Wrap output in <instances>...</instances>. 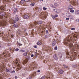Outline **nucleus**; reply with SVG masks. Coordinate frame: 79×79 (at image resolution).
I'll return each instance as SVG.
<instances>
[{
	"label": "nucleus",
	"mask_w": 79,
	"mask_h": 79,
	"mask_svg": "<svg viewBox=\"0 0 79 79\" xmlns=\"http://www.w3.org/2000/svg\"><path fill=\"white\" fill-rule=\"evenodd\" d=\"M37 66V64L35 63V62H34V63H32V65H31L30 67L31 70H34L35 67H36Z\"/></svg>",
	"instance_id": "nucleus-7"
},
{
	"label": "nucleus",
	"mask_w": 79,
	"mask_h": 79,
	"mask_svg": "<svg viewBox=\"0 0 79 79\" xmlns=\"http://www.w3.org/2000/svg\"><path fill=\"white\" fill-rule=\"evenodd\" d=\"M59 9H55L53 10V11L55 13H58V10Z\"/></svg>",
	"instance_id": "nucleus-25"
},
{
	"label": "nucleus",
	"mask_w": 79,
	"mask_h": 79,
	"mask_svg": "<svg viewBox=\"0 0 79 79\" xmlns=\"http://www.w3.org/2000/svg\"><path fill=\"white\" fill-rule=\"evenodd\" d=\"M11 1H15L14 0H3L4 3H10Z\"/></svg>",
	"instance_id": "nucleus-12"
},
{
	"label": "nucleus",
	"mask_w": 79,
	"mask_h": 79,
	"mask_svg": "<svg viewBox=\"0 0 79 79\" xmlns=\"http://www.w3.org/2000/svg\"><path fill=\"white\" fill-rule=\"evenodd\" d=\"M75 14H76V15H79V10H77L75 12Z\"/></svg>",
	"instance_id": "nucleus-39"
},
{
	"label": "nucleus",
	"mask_w": 79,
	"mask_h": 79,
	"mask_svg": "<svg viewBox=\"0 0 79 79\" xmlns=\"http://www.w3.org/2000/svg\"><path fill=\"white\" fill-rule=\"evenodd\" d=\"M37 72H38V73H40V70H38Z\"/></svg>",
	"instance_id": "nucleus-64"
},
{
	"label": "nucleus",
	"mask_w": 79,
	"mask_h": 79,
	"mask_svg": "<svg viewBox=\"0 0 79 79\" xmlns=\"http://www.w3.org/2000/svg\"><path fill=\"white\" fill-rule=\"evenodd\" d=\"M42 28L43 29H42L41 32V31L39 32V33L40 35L41 36V37H42L43 35H44V34L45 32V26L43 25V26H42Z\"/></svg>",
	"instance_id": "nucleus-5"
},
{
	"label": "nucleus",
	"mask_w": 79,
	"mask_h": 79,
	"mask_svg": "<svg viewBox=\"0 0 79 79\" xmlns=\"http://www.w3.org/2000/svg\"><path fill=\"white\" fill-rule=\"evenodd\" d=\"M31 34L32 35H34V32H33V31L31 32Z\"/></svg>",
	"instance_id": "nucleus-59"
},
{
	"label": "nucleus",
	"mask_w": 79,
	"mask_h": 79,
	"mask_svg": "<svg viewBox=\"0 0 79 79\" xmlns=\"http://www.w3.org/2000/svg\"><path fill=\"white\" fill-rule=\"evenodd\" d=\"M44 49L45 51H48V50H49V48L48 47H44Z\"/></svg>",
	"instance_id": "nucleus-33"
},
{
	"label": "nucleus",
	"mask_w": 79,
	"mask_h": 79,
	"mask_svg": "<svg viewBox=\"0 0 79 79\" xmlns=\"http://www.w3.org/2000/svg\"><path fill=\"white\" fill-rule=\"evenodd\" d=\"M22 17L23 19H28V18H29V16L26 15L25 14H24L23 15Z\"/></svg>",
	"instance_id": "nucleus-13"
},
{
	"label": "nucleus",
	"mask_w": 79,
	"mask_h": 79,
	"mask_svg": "<svg viewBox=\"0 0 79 79\" xmlns=\"http://www.w3.org/2000/svg\"><path fill=\"white\" fill-rule=\"evenodd\" d=\"M63 67H64V68H67L68 67L67 66L65 65L64 64V65H63Z\"/></svg>",
	"instance_id": "nucleus-43"
},
{
	"label": "nucleus",
	"mask_w": 79,
	"mask_h": 79,
	"mask_svg": "<svg viewBox=\"0 0 79 79\" xmlns=\"http://www.w3.org/2000/svg\"><path fill=\"white\" fill-rule=\"evenodd\" d=\"M13 62L15 63V64H16L18 66V67L17 69V70L18 71V70H20L21 69V65L19 64V59H15L13 61Z\"/></svg>",
	"instance_id": "nucleus-2"
},
{
	"label": "nucleus",
	"mask_w": 79,
	"mask_h": 79,
	"mask_svg": "<svg viewBox=\"0 0 79 79\" xmlns=\"http://www.w3.org/2000/svg\"><path fill=\"white\" fill-rule=\"evenodd\" d=\"M33 24H34V25H35V26H37V25H38V22H37L36 21H35L34 22Z\"/></svg>",
	"instance_id": "nucleus-30"
},
{
	"label": "nucleus",
	"mask_w": 79,
	"mask_h": 79,
	"mask_svg": "<svg viewBox=\"0 0 79 79\" xmlns=\"http://www.w3.org/2000/svg\"><path fill=\"white\" fill-rule=\"evenodd\" d=\"M43 10H47V8L44 7H43Z\"/></svg>",
	"instance_id": "nucleus-58"
},
{
	"label": "nucleus",
	"mask_w": 79,
	"mask_h": 79,
	"mask_svg": "<svg viewBox=\"0 0 79 79\" xmlns=\"http://www.w3.org/2000/svg\"><path fill=\"white\" fill-rule=\"evenodd\" d=\"M56 17H58V15L56 14L55 16H52V18L53 19H55V18Z\"/></svg>",
	"instance_id": "nucleus-28"
},
{
	"label": "nucleus",
	"mask_w": 79,
	"mask_h": 79,
	"mask_svg": "<svg viewBox=\"0 0 79 79\" xmlns=\"http://www.w3.org/2000/svg\"><path fill=\"white\" fill-rule=\"evenodd\" d=\"M6 6L4 5H2L1 7H0V8L2 11H5V9H6V7H5Z\"/></svg>",
	"instance_id": "nucleus-9"
},
{
	"label": "nucleus",
	"mask_w": 79,
	"mask_h": 79,
	"mask_svg": "<svg viewBox=\"0 0 79 79\" xmlns=\"http://www.w3.org/2000/svg\"><path fill=\"white\" fill-rule=\"evenodd\" d=\"M37 44L38 45H40L42 44V41H40L37 42Z\"/></svg>",
	"instance_id": "nucleus-26"
},
{
	"label": "nucleus",
	"mask_w": 79,
	"mask_h": 79,
	"mask_svg": "<svg viewBox=\"0 0 79 79\" xmlns=\"http://www.w3.org/2000/svg\"><path fill=\"white\" fill-rule=\"evenodd\" d=\"M9 22L10 24H15L16 23V21L15 20H13L12 19H9Z\"/></svg>",
	"instance_id": "nucleus-11"
},
{
	"label": "nucleus",
	"mask_w": 79,
	"mask_h": 79,
	"mask_svg": "<svg viewBox=\"0 0 79 79\" xmlns=\"http://www.w3.org/2000/svg\"><path fill=\"white\" fill-rule=\"evenodd\" d=\"M38 24H42V21H38Z\"/></svg>",
	"instance_id": "nucleus-37"
},
{
	"label": "nucleus",
	"mask_w": 79,
	"mask_h": 79,
	"mask_svg": "<svg viewBox=\"0 0 79 79\" xmlns=\"http://www.w3.org/2000/svg\"><path fill=\"white\" fill-rule=\"evenodd\" d=\"M9 50L12 51L13 52H14V51H15V49H13V48H9Z\"/></svg>",
	"instance_id": "nucleus-38"
},
{
	"label": "nucleus",
	"mask_w": 79,
	"mask_h": 79,
	"mask_svg": "<svg viewBox=\"0 0 79 79\" xmlns=\"http://www.w3.org/2000/svg\"><path fill=\"white\" fill-rule=\"evenodd\" d=\"M72 67L73 68H77V65L75 64V65H72Z\"/></svg>",
	"instance_id": "nucleus-36"
},
{
	"label": "nucleus",
	"mask_w": 79,
	"mask_h": 79,
	"mask_svg": "<svg viewBox=\"0 0 79 79\" xmlns=\"http://www.w3.org/2000/svg\"><path fill=\"white\" fill-rule=\"evenodd\" d=\"M5 64L3 63H2V64L1 65V68H0V73H3V69H5Z\"/></svg>",
	"instance_id": "nucleus-8"
},
{
	"label": "nucleus",
	"mask_w": 79,
	"mask_h": 79,
	"mask_svg": "<svg viewBox=\"0 0 79 79\" xmlns=\"http://www.w3.org/2000/svg\"><path fill=\"white\" fill-rule=\"evenodd\" d=\"M52 64H50L49 65V66L50 67V68H53V67L54 68V67H55V64L54 63H52Z\"/></svg>",
	"instance_id": "nucleus-16"
},
{
	"label": "nucleus",
	"mask_w": 79,
	"mask_h": 79,
	"mask_svg": "<svg viewBox=\"0 0 79 79\" xmlns=\"http://www.w3.org/2000/svg\"><path fill=\"white\" fill-rule=\"evenodd\" d=\"M8 15H9L8 16H7L6 17H9V16H11V15H10V14H8Z\"/></svg>",
	"instance_id": "nucleus-54"
},
{
	"label": "nucleus",
	"mask_w": 79,
	"mask_h": 79,
	"mask_svg": "<svg viewBox=\"0 0 79 79\" xmlns=\"http://www.w3.org/2000/svg\"><path fill=\"white\" fill-rule=\"evenodd\" d=\"M35 73H33L32 74H30L29 76V79H32V77H34L35 76Z\"/></svg>",
	"instance_id": "nucleus-14"
},
{
	"label": "nucleus",
	"mask_w": 79,
	"mask_h": 79,
	"mask_svg": "<svg viewBox=\"0 0 79 79\" xmlns=\"http://www.w3.org/2000/svg\"><path fill=\"white\" fill-rule=\"evenodd\" d=\"M47 12H42L40 14V16L42 19H45L47 18Z\"/></svg>",
	"instance_id": "nucleus-3"
},
{
	"label": "nucleus",
	"mask_w": 79,
	"mask_h": 79,
	"mask_svg": "<svg viewBox=\"0 0 79 79\" xmlns=\"http://www.w3.org/2000/svg\"><path fill=\"white\" fill-rule=\"evenodd\" d=\"M17 78H18V77L17 76H15V79H17Z\"/></svg>",
	"instance_id": "nucleus-61"
},
{
	"label": "nucleus",
	"mask_w": 79,
	"mask_h": 79,
	"mask_svg": "<svg viewBox=\"0 0 79 79\" xmlns=\"http://www.w3.org/2000/svg\"><path fill=\"white\" fill-rule=\"evenodd\" d=\"M33 47L34 48H37V45H34L33 46Z\"/></svg>",
	"instance_id": "nucleus-53"
},
{
	"label": "nucleus",
	"mask_w": 79,
	"mask_h": 79,
	"mask_svg": "<svg viewBox=\"0 0 79 79\" xmlns=\"http://www.w3.org/2000/svg\"><path fill=\"white\" fill-rule=\"evenodd\" d=\"M64 71H63V70L60 69L59 70L58 73L60 74H63V73Z\"/></svg>",
	"instance_id": "nucleus-23"
},
{
	"label": "nucleus",
	"mask_w": 79,
	"mask_h": 79,
	"mask_svg": "<svg viewBox=\"0 0 79 79\" xmlns=\"http://www.w3.org/2000/svg\"><path fill=\"white\" fill-rule=\"evenodd\" d=\"M13 26L14 27H18V24L16 23Z\"/></svg>",
	"instance_id": "nucleus-31"
},
{
	"label": "nucleus",
	"mask_w": 79,
	"mask_h": 79,
	"mask_svg": "<svg viewBox=\"0 0 79 79\" xmlns=\"http://www.w3.org/2000/svg\"><path fill=\"white\" fill-rule=\"evenodd\" d=\"M48 42H49V43H50V42H51V39L50 38V39L48 40Z\"/></svg>",
	"instance_id": "nucleus-45"
},
{
	"label": "nucleus",
	"mask_w": 79,
	"mask_h": 79,
	"mask_svg": "<svg viewBox=\"0 0 79 79\" xmlns=\"http://www.w3.org/2000/svg\"><path fill=\"white\" fill-rule=\"evenodd\" d=\"M74 37H75V38L77 37V35H74Z\"/></svg>",
	"instance_id": "nucleus-51"
},
{
	"label": "nucleus",
	"mask_w": 79,
	"mask_h": 79,
	"mask_svg": "<svg viewBox=\"0 0 79 79\" xmlns=\"http://www.w3.org/2000/svg\"><path fill=\"white\" fill-rule=\"evenodd\" d=\"M54 5L55 6H58V4L56 3H55L54 4Z\"/></svg>",
	"instance_id": "nucleus-48"
},
{
	"label": "nucleus",
	"mask_w": 79,
	"mask_h": 79,
	"mask_svg": "<svg viewBox=\"0 0 79 79\" xmlns=\"http://www.w3.org/2000/svg\"><path fill=\"white\" fill-rule=\"evenodd\" d=\"M31 57H34V54H32L31 55Z\"/></svg>",
	"instance_id": "nucleus-55"
},
{
	"label": "nucleus",
	"mask_w": 79,
	"mask_h": 79,
	"mask_svg": "<svg viewBox=\"0 0 79 79\" xmlns=\"http://www.w3.org/2000/svg\"><path fill=\"white\" fill-rule=\"evenodd\" d=\"M4 13H0V19H3L4 15H3Z\"/></svg>",
	"instance_id": "nucleus-18"
},
{
	"label": "nucleus",
	"mask_w": 79,
	"mask_h": 79,
	"mask_svg": "<svg viewBox=\"0 0 79 79\" xmlns=\"http://www.w3.org/2000/svg\"><path fill=\"white\" fill-rule=\"evenodd\" d=\"M53 58L55 60H58V57H57V56L56 54H54Z\"/></svg>",
	"instance_id": "nucleus-20"
},
{
	"label": "nucleus",
	"mask_w": 79,
	"mask_h": 79,
	"mask_svg": "<svg viewBox=\"0 0 79 79\" xmlns=\"http://www.w3.org/2000/svg\"><path fill=\"white\" fill-rule=\"evenodd\" d=\"M56 40L55 39H53L52 40V46H55V45H56Z\"/></svg>",
	"instance_id": "nucleus-15"
},
{
	"label": "nucleus",
	"mask_w": 79,
	"mask_h": 79,
	"mask_svg": "<svg viewBox=\"0 0 79 79\" xmlns=\"http://www.w3.org/2000/svg\"><path fill=\"white\" fill-rule=\"evenodd\" d=\"M48 30H46V33L47 34H48Z\"/></svg>",
	"instance_id": "nucleus-57"
},
{
	"label": "nucleus",
	"mask_w": 79,
	"mask_h": 79,
	"mask_svg": "<svg viewBox=\"0 0 79 79\" xmlns=\"http://www.w3.org/2000/svg\"><path fill=\"white\" fill-rule=\"evenodd\" d=\"M0 26H2L3 27H6V22L5 20H3L0 22Z\"/></svg>",
	"instance_id": "nucleus-6"
},
{
	"label": "nucleus",
	"mask_w": 79,
	"mask_h": 79,
	"mask_svg": "<svg viewBox=\"0 0 79 79\" xmlns=\"http://www.w3.org/2000/svg\"><path fill=\"white\" fill-rule=\"evenodd\" d=\"M66 20H67V21H68L69 20V18H67L66 19Z\"/></svg>",
	"instance_id": "nucleus-56"
},
{
	"label": "nucleus",
	"mask_w": 79,
	"mask_h": 79,
	"mask_svg": "<svg viewBox=\"0 0 79 79\" xmlns=\"http://www.w3.org/2000/svg\"><path fill=\"white\" fill-rule=\"evenodd\" d=\"M15 73V70H13L12 71H11L10 73Z\"/></svg>",
	"instance_id": "nucleus-47"
},
{
	"label": "nucleus",
	"mask_w": 79,
	"mask_h": 79,
	"mask_svg": "<svg viewBox=\"0 0 79 79\" xmlns=\"http://www.w3.org/2000/svg\"><path fill=\"white\" fill-rule=\"evenodd\" d=\"M69 15V13L67 14V15L69 17V16H70V15Z\"/></svg>",
	"instance_id": "nucleus-52"
},
{
	"label": "nucleus",
	"mask_w": 79,
	"mask_h": 79,
	"mask_svg": "<svg viewBox=\"0 0 79 79\" xmlns=\"http://www.w3.org/2000/svg\"><path fill=\"white\" fill-rule=\"evenodd\" d=\"M69 47L72 51H74V50H76V49H78L79 48V45L77 44L75 45L74 47H73V44H70Z\"/></svg>",
	"instance_id": "nucleus-4"
},
{
	"label": "nucleus",
	"mask_w": 79,
	"mask_h": 79,
	"mask_svg": "<svg viewBox=\"0 0 79 79\" xmlns=\"http://www.w3.org/2000/svg\"><path fill=\"white\" fill-rule=\"evenodd\" d=\"M73 6H72L71 5H69V8L68 10H69V11L70 10L73 9Z\"/></svg>",
	"instance_id": "nucleus-22"
},
{
	"label": "nucleus",
	"mask_w": 79,
	"mask_h": 79,
	"mask_svg": "<svg viewBox=\"0 0 79 79\" xmlns=\"http://www.w3.org/2000/svg\"><path fill=\"white\" fill-rule=\"evenodd\" d=\"M57 44H59L60 43V41H57Z\"/></svg>",
	"instance_id": "nucleus-63"
},
{
	"label": "nucleus",
	"mask_w": 79,
	"mask_h": 79,
	"mask_svg": "<svg viewBox=\"0 0 79 79\" xmlns=\"http://www.w3.org/2000/svg\"><path fill=\"white\" fill-rule=\"evenodd\" d=\"M27 52H24L23 54V56H26L27 55Z\"/></svg>",
	"instance_id": "nucleus-41"
},
{
	"label": "nucleus",
	"mask_w": 79,
	"mask_h": 79,
	"mask_svg": "<svg viewBox=\"0 0 79 79\" xmlns=\"http://www.w3.org/2000/svg\"><path fill=\"white\" fill-rule=\"evenodd\" d=\"M20 3L22 5H26V1L25 0H22L20 2Z\"/></svg>",
	"instance_id": "nucleus-10"
},
{
	"label": "nucleus",
	"mask_w": 79,
	"mask_h": 79,
	"mask_svg": "<svg viewBox=\"0 0 79 79\" xmlns=\"http://www.w3.org/2000/svg\"><path fill=\"white\" fill-rule=\"evenodd\" d=\"M6 71L8 73H11V69H6Z\"/></svg>",
	"instance_id": "nucleus-24"
},
{
	"label": "nucleus",
	"mask_w": 79,
	"mask_h": 79,
	"mask_svg": "<svg viewBox=\"0 0 79 79\" xmlns=\"http://www.w3.org/2000/svg\"><path fill=\"white\" fill-rule=\"evenodd\" d=\"M27 62H28V60H25L23 61V64H26V63H27Z\"/></svg>",
	"instance_id": "nucleus-21"
},
{
	"label": "nucleus",
	"mask_w": 79,
	"mask_h": 79,
	"mask_svg": "<svg viewBox=\"0 0 79 79\" xmlns=\"http://www.w3.org/2000/svg\"><path fill=\"white\" fill-rule=\"evenodd\" d=\"M58 57L59 59H61L63 58L62 54L61 53L59 54Z\"/></svg>",
	"instance_id": "nucleus-19"
},
{
	"label": "nucleus",
	"mask_w": 79,
	"mask_h": 79,
	"mask_svg": "<svg viewBox=\"0 0 79 79\" xmlns=\"http://www.w3.org/2000/svg\"><path fill=\"white\" fill-rule=\"evenodd\" d=\"M70 10L71 13H74V11L73 10V9Z\"/></svg>",
	"instance_id": "nucleus-42"
},
{
	"label": "nucleus",
	"mask_w": 79,
	"mask_h": 79,
	"mask_svg": "<svg viewBox=\"0 0 79 79\" xmlns=\"http://www.w3.org/2000/svg\"><path fill=\"white\" fill-rule=\"evenodd\" d=\"M71 30H72V31H74L75 30V28H71Z\"/></svg>",
	"instance_id": "nucleus-49"
},
{
	"label": "nucleus",
	"mask_w": 79,
	"mask_h": 79,
	"mask_svg": "<svg viewBox=\"0 0 79 79\" xmlns=\"http://www.w3.org/2000/svg\"><path fill=\"white\" fill-rule=\"evenodd\" d=\"M30 5L31 6H34V5H35V3H31V4Z\"/></svg>",
	"instance_id": "nucleus-40"
},
{
	"label": "nucleus",
	"mask_w": 79,
	"mask_h": 79,
	"mask_svg": "<svg viewBox=\"0 0 79 79\" xmlns=\"http://www.w3.org/2000/svg\"><path fill=\"white\" fill-rule=\"evenodd\" d=\"M47 62H52V59H50V60H47V61L46 62V63H47Z\"/></svg>",
	"instance_id": "nucleus-34"
},
{
	"label": "nucleus",
	"mask_w": 79,
	"mask_h": 79,
	"mask_svg": "<svg viewBox=\"0 0 79 79\" xmlns=\"http://www.w3.org/2000/svg\"><path fill=\"white\" fill-rule=\"evenodd\" d=\"M8 54H9L8 52L6 50L2 52L0 54V60H3L6 58Z\"/></svg>",
	"instance_id": "nucleus-1"
},
{
	"label": "nucleus",
	"mask_w": 79,
	"mask_h": 79,
	"mask_svg": "<svg viewBox=\"0 0 79 79\" xmlns=\"http://www.w3.org/2000/svg\"><path fill=\"white\" fill-rule=\"evenodd\" d=\"M18 11L17 8H15L14 10V12L13 13V14L14 15V14H15V13H16V12Z\"/></svg>",
	"instance_id": "nucleus-35"
},
{
	"label": "nucleus",
	"mask_w": 79,
	"mask_h": 79,
	"mask_svg": "<svg viewBox=\"0 0 79 79\" xmlns=\"http://www.w3.org/2000/svg\"><path fill=\"white\" fill-rule=\"evenodd\" d=\"M19 17L18 16V15H16V17H15V20L17 21H19Z\"/></svg>",
	"instance_id": "nucleus-27"
},
{
	"label": "nucleus",
	"mask_w": 79,
	"mask_h": 79,
	"mask_svg": "<svg viewBox=\"0 0 79 79\" xmlns=\"http://www.w3.org/2000/svg\"><path fill=\"white\" fill-rule=\"evenodd\" d=\"M27 59L28 60H31V57L29 56H28L27 58Z\"/></svg>",
	"instance_id": "nucleus-44"
},
{
	"label": "nucleus",
	"mask_w": 79,
	"mask_h": 79,
	"mask_svg": "<svg viewBox=\"0 0 79 79\" xmlns=\"http://www.w3.org/2000/svg\"><path fill=\"white\" fill-rule=\"evenodd\" d=\"M57 49L58 47H57V46H56L54 48V50H57Z\"/></svg>",
	"instance_id": "nucleus-46"
},
{
	"label": "nucleus",
	"mask_w": 79,
	"mask_h": 79,
	"mask_svg": "<svg viewBox=\"0 0 79 79\" xmlns=\"http://www.w3.org/2000/svg\"><path fill=\"white\" fill-rule=\"evenodd\" d=\"M15 50L16 52H17V51H18V50H19V49L17 48L15 49Z\"/></svg>",
	"instance_id": "nucleus-50"
},
{
	"label": "nucleus",
	"mask_w": 79,
	"mask_h": 79,
	"mask_svg": "<svg viewBox=\"0 0 79 79\" xmlns=\"http://www.w3.org/2000/svg\"><path fill=\"white\" fill-rule=\"evenodd\" d=\"M17 46H19V47L20 46H21V45H22V44H21L20 43L18 42H17Z\"/></svg>",
	"instance_id": "nucleus-32"
},
{
	"label": "nucleus",
	"mask_w": 79,
	"mask_h": 79,
	"mask_svg": "<svg viewBox=\"0 0 79 79\" xmlns=\"http://www.w3.org/2000/svg\"><path fill=\"white\" fill-rule=\"evenodd\" d=\"M3 39H4V40H6V37L5 38V37H3Z\"/></svg>",
	"instance_id": "nucleus-62"
},
{
	"label": "nucleus",
	"mask_w": 79,
	"mask_h": 79,
	"mask_svg": "<svg viewBox=\"0 0 79 79\" xmlns=\"http://www.w3.org/2000/svg\"><path fill=\"white\" fill-rule=\"evenodd\" d=\"M23 31H24V30H23V29H21L20 30L19 29L17 32L18 33V34H21V33H23Z\"/></svg>",
	"instance_id": "nucleus-17"
},
{
	"label": "nucleus",
	"mask_w": 79,
	"mask_h": 79,
	"mask_svg": "<svg viewBox=\"0 0 79 79\" xmlns=\"http://www.w3.org/2000/svg\"><path fill=\"white\" fill-rule=\"evenodd\" d=\"M66 55H67V56L69 55V52H66Z\"/></svg>",
	"instance_id": "nucleus-60"
},
{
	"label": "nucleus",
	"mask_w": 79,
	"mask_h": 79,
	"mask_svg": "<svg viewBox=\"0 0 79 79\" xmlns=\"http://www.w3.org/2000/svg\"><path fill=\"white\" fill-rule=\"evenodd\" d=\"M72 3L73 5H77V2L76 1H73Z\"/></svg>",
	"instance_id": "nucleus-29"
}]
</instances>
